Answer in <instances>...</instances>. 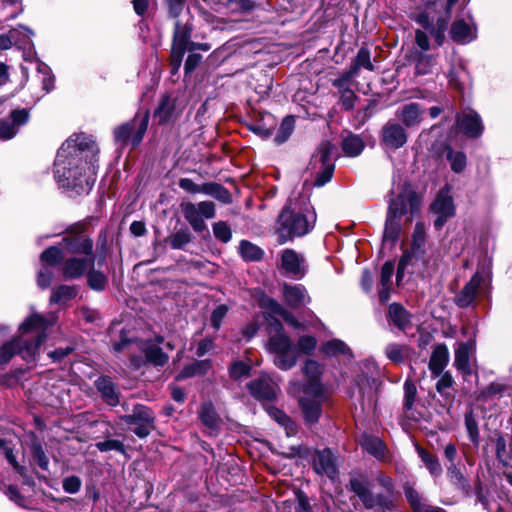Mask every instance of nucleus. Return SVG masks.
Returning a JSON list of instances; mask_svg holds the SVG:
<instances>
[{"label":"nucleus","instance_id":"nucleus-10","mask_svg":"<svg viewBox=\"0 0 512 512\" xmlns=\"http://www.w3.org/2000/svg\"><path fill=\"white\" fill-rule=\"evenodd\" d=\"M425 240H426L425 226L423 225V223H417L415 225V229H414V232L412 235L413 251L405 252L403 254V256L401 257L399 264H398V270H397V276H396V281H397L398 285L400 284V281L404 275L405 269L409 265H414L415 262L418 260L419 257L417 255L416 250H420L424 246Z\"/></svg>","mask_w":512,"mask_h":512},{"label":"nucleus","instance_id":"nucleus-59","mask_svg":"<svg viewBox=\"0 0 512 512\" xmlns=\"http://www.w3.org/2000/svg\"><path fill=\"white\" fill-rule=\"evenodd\" d=\"M169 16L177 18L184 9L185 0H165Z\"/></svg>","mask_w":512,"mask_h":512},{"label":"nucleus","instance_id":"nucleus-31","mask_svg":"<svg viewBox=\"0 0 512 512\" xmlns=\"http://www.w3.org/2000/svg\"><path fill=\"white\" fill-rule=\"evenodd\" d=\"M360 444L364 450L376 458H384L386 447L380 438L370 435H362L360 437Z\"/></svg>","mask_w":512,"mask_h":512},{"label":"nucleus","instance_id":"nucleus-54","mask_svg":"<svg viewBox=\"0 0 512 512\" xmlns=\"http://www.w3.org/2000/svg\"><path fill=\"white\" fill-rule=\"evenodd\" d=\"M19 33V29L13 28L7 34H0V50H8L13 44H17Z\"/></svg>","mask_w":512,"mask_h":512},{"label":"nucleus","instance_id":"nucleus-60","mask_svg":"<svg viewBox=\"0 0 512 512\" xmlns=\"http://www.w3.org/2000/svg\"><path fill=\"white\" fill-rule=\"evenodd\" d=\"M96 447L101 452H107V451H111V450H116V451H120V452L124 451L123 444L118 440H112V439L98 442V443H96Z\"/></svg>","mask_w":512,"mask_h":512},{"label":"nucleus","instance_id":"nucleus-63","mask_svg":"<svg viewBox=\"0 0 512 512\" xmlns=\"http://www.w3.org/2000/svg\"><path fill=\"white\" fill-rule=\"evenodd\" d=\"M394 272V265L391 262L383 264L381 269V286L386 287L391 285V278Z\"/></svg>","mask_w":512,"mask_h":512},{"label":"nucleus","instance_id":"nucleus-47","mask_svg":"<svg viewBox=\"0 0 512 512\" xmlns=\"http://www.w3.org/2000/svg\"><path fill=\"white\" fill-rule=\"evenodd\" d=\"M293 128H294V118L292 116L285 117L278 129V132L275 137V141L278 144L284 143L291 135Z\"/></svg>","mask_w":512,"mask_h":512},{"label":"nucleus","instance_id":"nucleus-40","mask_svg":"<svg viewBox=\"0 0 512 512\" xmlns=\"http://www.w3.org/2000/svg\"><path fill=\"white\" fill-rule=\"evenodd\" d=\"M342 148L348 156L355 157L362 152L364 143L360 137L351 135L343 140Z\"/></svg>","mask_w":512,"mask_h":512},{"label":"nucleus","instance_id":"nucleus-64","mask_svg":"<svg viewBox=\"0 0 512 512\" xmlns=\"http://www.w3.org/2000/svg\"><path fill=\"white\" fill-rule=\"evenodd\" d=\"M454 384L452 375L449 372H442L440 379L436 384L439 393H443L446 389L451 388Z\"/></svg>","mask_w":512,"mask_h":512},{"label":"nucleus","instance_id":"nucleus-42","mask_svg":"<svg viewBox=\"0 0 512 512\" xmlns=\"http://www.w3.org/2000/svg\"><path fill=\"white\" fill-rule=\"evenodd\" d=\"M269 413L280 425L285 428L287 436H293L297 433V427L294 422L281 410L270 409Z\"/></svg>","mask_w":512,"mask_h":512},{"label":"nucleus","instance_id":"nucleus-56","mask_svg":"<svg viewBox=\"0 0 512 512\" xmlns=\"http://www.w3.org/2000/svg\"><path fill=\"white\" fill-rule=\"evenodd\" d=\"M228 307L225 304L218 305L211 313L210 323L211 326L218 330L225 316L227 315Z\"/></svg>","mask_w":512,"mask_h":512},{"label":"nucleus","instance_id":"nucleus-12","mask_svg":"<svg viewBox=\"0 0 512 512\" xmlns=\"http://www.w3.org/2000/svg\"><path fill=\"white\" fill-rule=\"evenodd\" d=\"M29 120V112L26 109H15L10 113L8 119L0 120V139L8 140L13 138L19 127Z\"/></svg>","mask_w":512,"mask_h":512},{"label":"nucleus","instance_id":"nucleus-57","mask_svg":"<svg viewBox=\"0 0 512 512\" xmlns=\"http://www.w3.org/2000/svg\"><path fill=\"white\" fill-rule=\"evenodd\" d=\"M130 137L132 145L137 146L143 139L148 126V116H145L138 124Z\"/></svg>","mask_w":512,"mask_h":512},{"label":"nucleus","instance_id":"nucleus-9","mask_svg":"<svg viewBox=\"0 0 512 512\" xmlns=\"http://www.w3.org/2000/svg\"><path fill=\"white\" fill-rule=\"evenodd\" d=\"M71 150H77L79 152H84L85 150H88L92 153L93 156H95L98 153L97 145L90 136L78 134L75 135L74 137L69 138L62 145L56 157L55 173L57 176H60L61 173L62 158H66L67 154Z\"/></svg>","mask_w":512,"mask_h":512},{"label":"nucleus","instance_id":"nucleus-48","mask_svg":"<svg viewBox=\"0 0 512 512\" xmlns=\"http://www.w3.org/2000/svg\"><path fill=\"white\" fill-rule=\"evenodd\" d=\"M145 355L147 360L154 365L162 366L168 361V356L156 345L147 347Z\"/></svg>","mask_w":512,"mask_h":512},{"label":"nucleus","instance_id":"nucleus-17","mask_svg":"<svg viewBox=\"0 0 512 512\" xmlns=\"http://www.w3.org/2000/svg\"><path fill=\"white\" fill-rule=\"evenodd\" d=\"M61 245L63 249L70 254L85 255L86 257L93 256V241L81 235L63 238Z\"/></svg>","mask_w":512,"mask_h":512},{"label":"nucleus","instance_id":"nucleus-37","mask_svg":"<svg viewBox=\"0 0 512 512\" xmlns=\"http://www.w3.org/2000/svg\"><path fill=\"white\" fill-rule=\"evenodd\" d=\"M77 294L74 286L61 285L52 291L51 303L64 304L73 299Z\"/></svg>","mask_w":512,"mask_h":512},{"label":"nucleus","instance_id":"nucleus-14","mask_svg":"<svg viewBox=\"0 0 512 512\" xmlns=\"http://www.w3.org/2000/svg\"><path fill=\"white\" fill-rule=\"evenodd\" d=\"M432 211L438 215L434 221V226L440 229L448 218L454 215V205L451 196L447 191H440L431 205Z\"/></svg>","mask_w":512,"mask_h":512},{"label":"nucleus","instance_id":"nucleus-58","mask_svg":"<svg viewBox=\"0 0 512 512\" xmlns=\"http://www.w3.org/2000/svg\"><path fill=\"white\" fill-rule=\"evenodd\" d=\"M317 341L313 336H303L298 340L297 349L302 353L309 354L316 347Z\"/></svg>","mask_w":512,"mask_h":512},{"label":"nucleus","instance_id":"nucleus-33","mask_svg":"<svg viewBox=\"0 0 512 512\" xmlns=\"http://www.w3.org/2000/svg\"><path fill=\"white\" fill-rule=\"evenodd\" d=\"M155 117L163 124L176 117L174 100L169 96L163 97L160 105L155 111Z\"/></svg>","mask_w":512,"mask_h":512},{"label":"nucleus","instance_id":"nucleus-21","mask_svg":"<svg viewBox=\"0 0 512 512\" xmlns=\"http://www.w3.org/2000/svg\"><path fill=\"white\" fill-rule=\"evenodd\" d=\"M367 69L369 71L374 70L373 63L371 62V55L369 50L366 47H361L354 59L352 66L349 71L346 73L344 79H339L334 81V85L340 87L343 81H347L358 74V71L361 69Z\"/></svg>","mask_w":512,"mask_h":512},{"label":"nucleus","instance_id":"nucleus-3","mask_svg":"<svg viewBox=\"0 0 512 512\" xmlns=\"http://www.w3.org/2000/svg\"><path fill=\"white\" fill-rule=\"evenodd\" d=\"M79 161L80 159L73 158L72 162H69V164L71 165L73 163L75 166L67 168L66 158H62L60 176L56 174L55 176L59 181H66L65 184L67 185H73L82 190L90 189L95 182L97 167L93 163L88 164L87 162H81V164H79Z\"/></svg>","mask_w":512,"mask_h":512},{"label":"nucleus","instance_id":"nucleus-34","mask_svg":"<svg viewBox=\"0 0 512 512\" xmlns=\"http://www.w3.org/2000/svg\"><path fill=\"white\" fill-rule=\"evenodd\" d=\"M389 316L392 322L402 330L410 323L409 313L399 304L393 303L390 305Z\"/></svg>","mask_w":512,"mask_h":512},{"label":"nucleus","instance_id":"nucleus-2","mask_svg":"<svg viewBox=\"0 0 512 512\" xmlns=\"http://www.w3.org/2000/svg\"><path fill=\"white\" fill-rule=\"evenodd\" d=\"M315 221L316 214L311 207L298 208L296 203L290 202L278 217L279 243L283 244L294 237L307 234L313 228Z\"/></svg>","mask_w":512,"mask_h":512},{"label":"nucleus","instance_id":"nucleus-53","mask_svg":"<svg viewBox=\"0 0 512 512\" xmlns=\"http://www.w3.org/2000/svg\"><path fill=\"white\" fill-rule=\"evenodd\" d=\"M322 350L326 355L334 356L340 353H346L348 351V347L340 340H331L322 346Z\"/></svg>","mask_w":512,"mask_h":512},{"label":"nucleus","instance_id":"nucleus-39","mask_svg":"<svg viewBox=\"0 0 512 512\" xmlns=\"http://www.w3.org/2000/svg\"><path fill=\"white\" fill-rule=\"evenodd\" d=\"M446 158L450 163L451 169L460 173L466 167V156L461 151H454L450 146L446 147Z\"/></svg>","mask_w":512,"mask_h":512},{"label":"nucleus","instance_id":"nucleus-32","mask_svg":"<svg viewBox=\"0 0 512 512\" xmlns=\"http://www.w3.org/2000/svg\"><path fill=\"white\" fill-rule=\"evenodd\" d=\"M416 451L432 476L439 477L442 475L443 470L436 455L431 454L420 446H416Z\"/></svg>","mask_w":512,"mask_h":512},{"label":"nucleus","instance_id":"nucleus-29","mask_svg":"<svg viewBox=\"0 0 512 512\" xmlns=\"http://www.w3.org/2000/svg\"><path fill=\"white\" fill-rule=\"evenodd\" d=\"M451 37L459 43H468L475 38V31L464 20L455 21L450 30Z\"/></svg>","mask_w":512,"mask_h":512},{"label":"nucleus","instance_id":"nucleus-27","mask_svg":"<svg viewBox=\"0 0 512 512\" xmlns=\"http://www.w3.org/2000/svg\"><path fill=\"white\" fill-rule=\"evenodd\" d=\"M397 117L407 127L416 126L422 120V110L417 103H409L397 111Z\"/></svg>","mask_w":512,"mask_h":512},{"label":"nucleus","instance_id":"nucleus-13","mask_svg":"<svg viewBox=\"0 0 512 512\" xmlns=\"http://www.w3.org/2000/svg\"><path fill=\"white\" fill-rule=\"evenodd\" d=\"M350 489L360 498L367 508H373L376 505H387V501L384 497H375L372 495L368 481L364 477H353L350 480Z\"/></svg>","mask_w":512,"mask_h":512},{"label":"nucleus","instance_id":"nucleus-51","mask_svg":"<svg viewBox=\"0 0 512 512\" xmlns=\"http://www.w3.org/2000/svg\"><path fill=\"white\" fill-rule=\"evenodd\" d=\"M213 233L217 240L227 243L231 240L232 231L225 221H218L213 224Z\"/></svg>","mask_w":512,"mask_h":512},{"label":"nucleus","instance_id":"nucleus-44","mask_svg":"<svg viewBox=\"0 0 512 512\" xmlns=\"http://www.w3.org/2000/svg\"><path fill=\"white\" fill-rule=\"evenodd\" d=\"M405 496L414 512H423L429 506L422 501L420 494L412 487H405Z\"/></svg>","mask_w":512,"mask_h":512},{"label":"nucleus","instance_id":"nucleus-55","mask_svg":"<svg viewBox=\"0 0 512 512\" xmlns=\"http://www.w3.org/2000/svg\"><path fill=\"white\" fill-rule=\"evenodd\" d=\"M62 259V251L56 246L47 248L41 254V260L49 265H55Z\"/></svg>","mask_w":512,"mask_h":512},{"label":"nucleus","instance_id":"nucleus-46","mask_svg":"<svg viewBox=\"0 0 512 512\" xmlns=\"http://www.w3.org/2000/svg\"><path fill=\"white\" fill-rule=\"evenodd\" d=\"M191 239L192 236L188 229H181L172 234L168 242L173 249H181L188 244Z\"/></svg>","mask_w":512,"mask_h":512},{"label":"nucleus","instance_id":"nucleus-41","mask_svg":"<svg viewBox=\"0 0 512 512\" xmlns=\"http://www.w3.org/2000/svg\"><path fill=\"white\" fill-rule=\"evenodd\" d=\"M406 195L399 194L389 203L387 216L400 219L406 213Z\"/></svg>","mask_w":512,"mask_h":512},{"label":"nucleus","instance_id":"nucleus-5","mask_svg":"<svg viewBox=\"0 0 512 512\" xmlns=\"http://www.w3.org/2000/svg\"><path fill=\"white\" fill-rule=\"evenodd\" d=\"M299 404L307 423L314 424L321 415V406L327 400V393L321 383L304 388Z\"/></svg>","mask_w":512,"mask_h":512},{"label":"nucleus","instance_id":"nucleus-38","mask_svg":"<svg viewBox=\"0 0 512 512\" xmlns=\"http://www.w3.org/2000/svg\"><path fill=\"white\" fill-rule=\"evenodd\" d=\"M200 419L202 423L210 429H216L220 424V418L213 405L210 403L203 404L200 411Z\"/></svg>","mask_w":512,"mask_h":512},{"label":"nucleus","instance_id":"nucleus-36","mask_svg":"<svg viewBox=\"0 0 512 512\" xmlns=\"http://www.w3.org/2000/svg\"><path fill=\"white\" fill-rule=\"evenodd\" d=\"M303 372L307 377V384L304 388H309L313 384L320 383V376L322 374L321 365L315 360H307L303 367Z\"/></svg>","mask_w":512,"mask_h":512},{"label":"nucleus","instance_id":"nucleus-35","mask_svg":"<svg viewBox=\"0 0 512 512\" xmlns=\"http://www.w3.org/2000/svg\"><path fill=\"white\" fill-rule=\"evenodd\" d=\"M239 252L242 258L246 261H258L263 257L264 254L260 247L247 240H242L240 242Z\"/></svg>","mask_w":512,"mask_h":512},{"label":"nucleus","instance_id":"nucleus-24","mask_svg":"<svg viewBox=\"0 0 512 512\" xmlns=\"http://www.w3.org/2000/svg\"><path fill=\"white\" fill-rule=\"evenodd\" d=\"M480 283V276L474 275L470 279V281L462 288V290L457 294V296L455 297V303L461 308H465L473 304L477 297Z\"/></svg>","mask_w":512,"mask_h":512},{"label":"nucleus","instance_id":"nucleus-4","mask_svg":"<svg viewBox=\"0 0 512 512\" xmlns=\"http://www.w3.org/2000/svg\"><path fill=\"white\" fill-rule=\"evenodd\" d=\"M333 150L334 146L330 142L324 141L319 145L317 152L312 156L310 169L316 175L314 185L317 187H321L328 183L333 176Z\"/></svg>","mask_w":512,"mask_h":512},{"label":"nucleus","instance_id":"nucleus-52","mask_svg":"<svg viewBox=\"0 0 512 512\" xmlns=\"http://www.w3.org/2000/svg\"><path fill=\"white\" fill-rule=\"evenodd\" d=\"M406 350L407 349L404 346L398 344H389L385 349V353L391 361L395 363H401L405 359Z\"/></svg>","mask_w":512,"mask_h":512},{"label":"nucleus","instance_id":"nucleus-49","mask_svg":"<svg viewBox=\"0 0 512 512\" xmlns=\"http://www.w3.org/2000/svg\"><path fill=\"white\" fill-rule=\"evenodd\" d=\"M88 285L94 290H103L107 284V277L100 271L89 269L87 274Z\"/></svg>","mask_w":512,"mask_h":512},{"label":"nucleus","instance_id":"nucleus-26","mask_svg":"<svg viewBox=\"0 0 512 512\" xmlns=\"http://www.w3.org/2000/svg\"><path fill=\"white\" fill-rule=\"evenodd\" d=\"M191 28L187 24H182L179 21L175 23L172 48L171 50L185 52L190 43Z\"/></svg>","mask_w":512,"mask_h":512},{"label":"nucleus","instance_id":"nucleus-19","mask_svg":"<svg viewBox=\"0 0 512 512\" xmlns=\"http://www.w3.org/2000/svg\"><path fill=\"white\" fill-rule=\"evenodd\" d=\"M95 263L94 256L79 258L71 257L65 260L63 273L67 278H79L84 273L93 268Z\"/></svg>","mask_w":512,"mask_h":512},{"label":"nucleus","instance_id":"nucleus-23","mask_svg":"<svg viewBox=\"0 0 512 512\" xmlns=\"http://www.w3.org/2000/svg\"><path fill=\"white\" fill-rule=\"evenodd\" d=\"M449 362V351L445 344H438L432 351L429 360V370L432 375L439 377Z\"/></svg>","mask_w":512,"mask_h":512},{"label":"nucleus","instance_id":"nucleus-28","mask_svg":"<svg viewBox=\"0 0 512 512\" xmlns=\"http://www.w3.org/2000/svg\"><path fill=\"white\" fill-rule=\"evenodd\" d=\"M95 386L100 392L103 400L111 405L115 406L119 403V396L115 390L113 382L107 377H100L95 381Z\"/></svg>","mask_w":512,"mask_h":512},{"label":"nucleus","instance_id":"nucleus-50","mask_svg":"<svg viewBox=\"0 0 512 512\" xmlns=\"http://www.w3.org/2000/svg\"><path fill=\"white\" fill-rule=\"evenodd\" d=\"M400 219L387 216L385 229H384V240L395 241L400 232Z\"/></svg>","mask_w":512,"mask_h":512},{"label":"nucleus","instance_id":"nucleus-20","mask_svg":"<svg viewBox=\"0 0 512 512\" xmlns=\"http://www.w3.org/2000/svg\"><path fill=\"white\" fill-rule=\"evenodd\" d=\"M383 143L392 149L402 147L407 141L404 128L397 123H387L382 129Z\"/></svg>","mask_w":512,"mask_h":512},{"label":"nucleus","instance_id":"nucleus-8","mask_svg":"<svg viewBox=\"0 0 512 512\" xmlns=\"http://www.w3.org/2000/svg\"><path fill=\"white\" fill-rule=\"evenodd\" d=\"M122 420L134 426L132 430L140 438L147 437L154 429L153 412L143 405L135 406L132 414L123 416Z\"/></svg>","mask_w":512,"mask_h":512},{"label":"nucleus","instance_id":"nucleus-1","mask_svg":"<svg viewBox=\"0 0 512 512\" xmlns=\"http://www.w3.org/2000/svg\"><path fill=\"white\" fill-rule=\"evenodd\" d=\"M55 323V319H46L39 314L31 315L20 326V339L0 348V365L6 364L15 354L16 349L27 361L35 359L36 353L46 339V330Z\"/></svg>","mask_w":512,"mask_h":512},{"label":"nucleus","instance_id":"nucleus-16","mask_svg":"<svg viewBox=\"0 0 512 512\" xmlns=\"http://www.w3.org/2000/svg\"><path fill=\"white\" fill-rule=\"evenodd\" d=\"M282 294L286 304L293 309L305 306L311 301L306 288L300 284L291 285L285 283L282 287Z\"/></svg>","mask_w":512,"mask_h":512},{"label":"nucleus","instance_id":"nucleus-11","mask_svg":"<svg viewBox=\"0 0 512 512\" xmlns=\"http://www.w3.org/2000/svg\"><path fill=\"white\" fill-rule=\"evenodd\" d=\"M247 386L250 393L261 401L274 400L280 391L277 383L266 374L253 379Z\"/></svg>","mask_w":512,"mask_h":512},{"label":"nucleus","instance_id":"nucleus-30","mask_svg":"<svg viewBox=\"0 0 512 512\" xmlns=\"http://www.w3.org/2000/svg\"><path fill=\"white\" fill-rule=\"evenodd\" d=\"M210 368V360H195L193 363L185 366L182 369V371L176 376V380H183L189 377L204 375L210 370Z\"/></svg>","mask_w":512,"mask_h":512},{"label":"nucleus","instance_id":"nucleus-45","mask_svg":"<svg viewBox=\"0 0 512 512\" xmlns=\"http://www.w3.org/2000/svg\"><path fill=\"white\" fill-rule=\"evenodd\" d=\"M435 65V58L432 55L420 53L416 59V73L425 75L431 72L432 67Z\"/></svg>","mask_w":512,"mask_h":512},{"label":"nucleus","instance_id":"nucleus-18","mask_svg":"<svg viewBox=\"0 0 512 512\" xmlns=\"http://www.w3.org/2000/svg\"><path fill=\"white\" fill-rule=\"evenodd\" d=\"M281 267L285 273L299 278L305 273L304 259L294 250L285 249L281 254Z\"/></svg>","mask_w":512,"mask_h":512},{"label":"nucleus","instance_id":"nucleus-62","mask_svg":"<svg viewBox=\"0 0 512 512\" xmlns=\"http://www.w3.org/2000/svg\"><path fill=\"white\" fill-rule=\"evenodd\" d=\"M404 391H405V406L410 409L415 401L416 395H417V389L416 386L410 382L406 381L404 384Z\"/></svg>","mask_w":512,"mask_h":512},{"label":"nucleus","instance_id":"nucleus-25","mask_svg":"<svg viewBox=\"0 0 512 512\" xmlns=\"http://www.w3.org/2000/svg\"><path fill=\"white\" fill-rule=\"evenodd\" d=\"M473 351L474 345L472 342L460 343L455 350V367L464 375H470L472 373L470 356Z\"/></svg>","mask_w":512,"mask_h":512},{"label":"nucleus","instance_id":"nucleus-43","mask_svg":"<svg viewBox=\"0 0 512 512\" xmlns=\"http://www.w3.org/2000/svg\"><path fill=\"white\" fill-rule=\"evenodd\" d=\"M136 121L128 122L124 125L117 127L114 131V137L117 143L125 145L130 140L132 132L135 130Z\"/></svg>","mask_w":512,"mask_h":512},{"label":"nucleus","instance_id":"nucleus-61","mask_svg":"<svg viewBox=\"0 0 512 512\" xmlns=\"http://www.w3.org/2000/svg\"><path fill=\"white\" fill-rule=\"evenodd\" d=\"M250 366L242 361L235 362L230 368V375L234 379H239L249 374Z\"/></svg>","mask_w":512,"mask_h":512},{"label":"nucleus","instance_id":"nucleus-7","mask_svg":"<svg viewBox=\"0 0 512 512\" xmlns=\"http://www.w3.org/2000/svg\"><path fill=\"white\" fill-rule=\"evenodd\" d=\"M181 211L195 232L206 230L204 219H212L216 214L215 204L212 201L185 202L181 204Z\"/></svg>","mask_w":512,"mask_h":512},{"label":"nucleus","instance_id":"nucleus-15","mask_svg":"<svg viewBox=\"0 0 512 512\" xmlns=\"http://www.w3.org/2000/svg\"><path fill=\"white\" fill-rule=\"evenodd\" d=\"M456 121L460 131L468 137L475 138L483 132L481 118L475 111H463L457 115Z\"/></svg>","mask_w":512,"mask_h":512},{"label":"nucleus","instance_id":"nucleus-6","mask_svg":"<svg viewBox=\"0 0 512 512\" xmlns=\"http://www.w3.org/2000/svg\"><path fill=\"white\" fill-rule=\"evenodd\" d=\"M268 349L275 354L274 364L281 370H289L297 362L296 349L292 347L289 337L284 333H278L270 337Z\"/></svg>","mask_w":512,"mask_h":512},{"label":"nucleus","instance_id":"nucleus-22","mask_svg":"<svg viewBox=\"0 0 512 512\" xmlns=\"http://www.w3.org/2000/svg\"><path fill=\"white\" fill-rule=\"evenodd\" d=\"M313 464L319 474H325L329 478H334L337 474L334 458L329 449L317 451L313 457Z\"/></svg>","mask_w":512,"mask_h":512}]
</instances>
